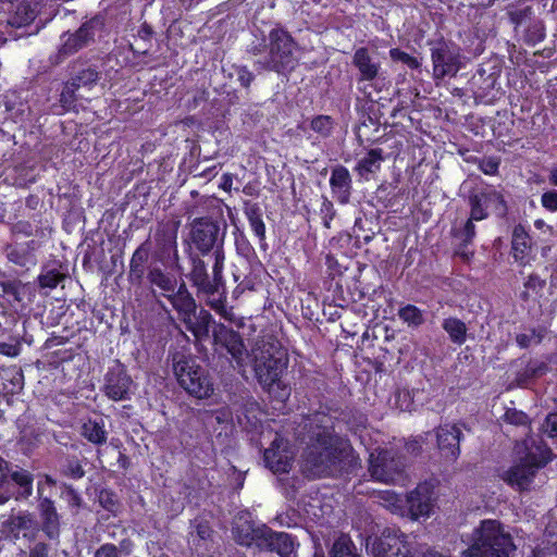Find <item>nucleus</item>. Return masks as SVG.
I'll return each mask as SVG.
<instances>
[{
  "mask_svg": "<svg viewBox=\"0 0 557 557\" xmlns=\"http://www.w3.org/2000/svg\"><path fill=\"white\" fill-rule=\"evenodd\" d=\"M227 225L212 216H196L188 223L183 252L188 264L185 274L200 292L212 294L223 285Z\"/></svg>",
  "mask_w": 557,
  "mask_h": 557,
  "instance_id": "nucleus-1",
  "label": "nucleus"
},
{
  "mask_svg": "<svg viewBox=\"0 0 557 557\" xmlns=\"http://www.w3.org/2000/svg\"><path fill=\"white\" fill-rule=\"evenodd\" d=\"M299 42L293 37L288 29L277 23L268 35L260 40L252 41L247 46V52L251 55H262L255 62L258 70L274 72L278 75H288L299 64Z\"/></svg>",
  "mask_w": 557,
  "mask_h": 557,
  "instance_id": "nucleus-2",
  "label": "nucleus"
},
{
  "mask_svg": "<svg viewBox=\"0 0 557 557\" xmlns=\"http://www.w3.org/2000/svg\"><path fill=\"white\" fill-rule=\"evenodd\" d=\"M250 366L258 383L271 392L275 386L276 397L282 401L290 395V388L282 382V375L287 370L289 358L282 343L270 336L258 341L248 354Z\"/></svg>",
  "mask_w": 557,
  "mask_h": 557,
  "instance_id": "nucleus-3",
  "label": "nucleus"
},
{
  "mask_svg": "<svg viewBox=\"0 0 557 557\" xmlns=\"http://www.w3.org/2000/svg\"><path fill=\"white\" fill-rule=\"evenodd\" d=\"M516 550L513 539L497 520H483L474 531L472 544L463 552L467 557H510Z\"/></svg>",
  "mask_w": 557,
  "mask_h": 557,
  "instance_id": "nucleus-4",
  "label": "nucleus"
},
{
  "mask_svg": "<svg viewBox=\"0 0 557 557\" xmlns=\"http://www.w3.org/2000/svg\"><path fill=\"white\" fill-rule=\"evenodd\" d=\"M527 453L520 463L510 467L504 475V481L519 491L527 490L539 469L552 460V449L543 441H525Z\"/></svg>",
  "mask_w": 557,
  "mask_h": 557,
  "instance_id": "nucleus-5",
  "label": "nucleus"
},
{
  "mask_svg": "<svg viewBox=\"0 0 557 557\" xmlns=\"http://www.w3.org/2000/svg\"><path fill=\"white\" fill-rule=\"evenodd\" d=\"M181 226L178 219L158 221L151 235L150 256L152 263H159L163 268H175L181 271L177 236Z\"/></svg>",
  "mask_w": 557,
  "mask_h": 557,
  "instance_id": "nucleus-6",
  "label": "nucleus"
},
{
  "mask_svg": "<svg viewBox=\"0 0 557 557\" xmlns=\"http://www.w3.org/2000/svg\"><path fill=\"white\" fill-rule=\"evenodd\" d=\"M333 428L319 425L312 431L309 444L304 450V470L312 475H321L337 460V449L333 445Z\"/></svg>",
  "mask_w": 557,
  "mask_h": 557,
  "instance_id": "nucleus-7",
  "label": "nucleus"
},
{
  "mask_svg": "<svg viewBox=\"0 0 557 557\" xmlns=\"http://www.w3.org/2000/svg\"><path fill=\"white\" fill-rule=\"evenodd\" d=\"M212 349L214 354L234 362L237 368L246 366L248 356L244 338L238 331L223 323H214L212 326Z\"/></svg>",
  "mask_w": 557,
  "mask_h": 557,
  "instance_id": "nucleus-8",
  "label": "nucleus"
},
{
  "mask_svg": "<svg viewBox=\"0 0 557 557\" xmlns=\"http://www.w3.org/2000/svg\"><path fill=\"white\" fill-rule=\"evenodd\" d=\"M180 385L191 396L203 399L213 394V383L208 371L191 358H183L175 366Z\"/></svg>",
  "mask_w": 557,
  "mask_h": 557,
  "instance_id": "nucleus-9",
  "label": "nucleus"
},
{
  "mask_svg": "<svg viewBox=\"0 0 557 557\" xmlns=\"http://www.w3.org/2000/svg\"><path fill=\"white\" fill-rule=\"evenodd\" d=\"M510 21L515 25V33L524 45L534 47L545 39L544 22L535 14L530 5H523L509 12Z\"/></svg>",
  "mask_w": 557,
  "mask_h": 557,
  "instance_id": "nucleus-10",
  "label": "nucleus"
},
{
  "mask_svg": "<svg viewBox=\"0 0 557 557\" xmlns=\"http://www.w3.org/2000/svg\"><path fill=\"white\" fill-rule=\"evenodd\" d=\"M369 471L371 475L381 482L396 483L404 479L405 457L393 449H379L369 458Z\"/></svg>",
  "mask_w": 557,
  "mask_h": 557,
  "instance_id": "nucleus-11",
  "label": "nucleus"
},
{
  "mask_svg": "<svg viewBox=\"0 0 557 557\" xmlns=\"http://www.w3.org/2000/svg\"><path fill=\"white\" fill-rule=\"evenodd\" d=\"M37 521L47 541L59 544L62 530V516L50 495H44L42 482H37Z\"/></svg>",
  "mask_w": 557,
  "mask_h": 557,
  "instance_id": "nucleus-12",
  "label": "nucleus"
},
{
  "mask_svg": "<svg viewBox=\"0 0 557 557\" xmlns=\"http://www.w3.org/2000/svg\"><path fill=\"white\" fill-rule=\"evenodd\" d=\"M134 381L127 368L119 359L108 368L103 376L101 392L113 401L129 400L133 395Z\"/></svg>",
  "mask_w": 557,
  "mask_h": 557,
  "instance_id": "nucleus-13",
  "label": "nucleus"
},
{
  "mask_svg": "<svg viewBox=\"0 0 557 557\" xmlns=\"http://www.w3.org/2000/svg\"><path fill=\"white\" fill-rule=\"evenodd\" d=\"M2 528L12 540H23L28 544L37 542L41 533L35 513L29 510H20L11 515L3 522Z\"/></svg>",
  "mask_w": 557,
  "mask_h": 557,
  "instance_id": "nucleus-14",
  "label": "nucleus"
},
{
  "mask_svg": "<svg viewBox=\"0 0 557 557\" xmlns=\"http://www.w3.org/2000/svg\"><path fill=\"white\" fill-rule=\"evenodd\" d=\"M470 207L469 218L475 222L490 216L488 209L492 205H499L506 209L504 196L493 186L472 188L468 196Z\"/></svg>",
  "mask_w": 557,
  "mask_h": 557,
  "instance_id": "nucleus-15",
  "label": "nucleus"
},
{
  "mask_svg": "<svg viewBox=\"0 0 557 557\" xmlns=\"http://www.w3.org/2000/svg\"><path fill=\"white\" fill-rule=\"evenodd\" d=\"M294 451L289 441L276 434L270 446L263 451L265 467L275 474L288 473L294 462Z\"/></svg>",
  "mask_w": 557,
  "mask_h": 557,
  "instance_id": "nucleus-16",
  "label": "nucleus"
},
{
  "mask_svg": "<svg viewBox=\"0 0 557 557\" xmlns=\"http://www.w3.org/2000/svg\"><path fill=\"white\" fill-rule=\"evenodd\" d=\"M104 27V18L100 14L84 22L76 32L70 34L62 44L60 52L71 55L95 41L96 33Z\"/></svg>",
  "mask_w": 557,
  "mask_h": 557,
  "instance_id": "nucleus-17",
  "label": "nucleus"
},
{
  "mask_svg": "<svg viewBox=\"0 0 557 557\" xmlns=\"http://www.w3.org/2000/svg\"><path fill=\"white\" fill-rule=\"evenodd\" d=\"M373 557H413L405 535H398L396 531L384 530L371 545Z\"/></svg>",
  "mask_w": 557,
  "mask_h": 557,
  "instance_id": "nucleus-18",
  "label": "nucleus"
},
{
  "mask_svg": "<svg viewBox=\"0 0 557 557\" xmlns=\"http://www.w3.org/2000/svg\"><path fill=\"white\" fill-rule=\"evenodd\" d=\"M152 268V259L150 256V240L143 242L132 253L127 282L132 287H143L148 278V272Z\"/></svg>",
  "mask_w": 557,
  "mask_h": 557,
  "instance_id": "nucleus-19",
  "label": "nucleus"
},
{
  "mask_svg": "<svg viewBox=\"0 0 557 557\" xmlns=\"http://www.w3.org/2000/svg\"><path fill=\"white\" fill-rule=\"evenodd\" d=\"M475 221L468 218L460 225H454L450 228V236L454 240V256L460 258L463 262H470L474 257L472 249L475 236Z\"/></svg>",
  "mask_w": 557,
  "mask_h": 557,
  "instance_id": "nucleus-20",
  "label": "nucleus"
},
{
  "mask_svg": "<svg viewBox=\"0 0 557 557\" xmlns=\"http://www.w3.org/2000/svg\"><path fill=\"white\" fill-rule=\"evenodd\" d=\"M431 60L435 79L454 77L460 69L459 54L444 42L431 48Z\"/></svg>",
  "mask_w": 557,
  "mask_h": 557,
  "instance_id": "nucleus-21",
  "label": "nucleus"
},
{
  "mask_svg": "<svg viewBox=\"0 0 557 557\" xmlns=\"http://www.w3.org/2000/svg\"><path fill=\"white\" fill-rule=\"evenodd\" d=\"M351 64L358 71V89L371 99V94H367L366 90L367 85L361 86V84L370 83L377 78L381 69L380 62L374 61L368 47H359L354 52Z\"/></svg>",
  "mask_w": 557,
  "mask_h": 557,
  "instance_id": "nucleus-22",
  "label": "nucleus"
},
{
  "mask_svg": "<svg viewBox=\"0 0 557 557\" xmlns=\"http://www.w3.org/2000/svg\"><path fill=\"white\" fill-rule=\"evenodd\" d=\"M435 434L441 456L447 461H456L460 455L461 430L456 424L446 423L440 425Z\"/></svg>",
  "mask_w": 557,
  "mask_h": 557,
  "instance_id": "nucleus-23",
  "label": "nucleus"
},
{
  "mask_svg": "<svg viewBox=\"0 0 557 557\" xmlns=\"http://www.w3.org/2000/svg\"><path fill=\"white\" fill-rule=\"evenodd\" d=\"M433 490L426 483L418 484L406 496L408 515L412 520L421 517H429L433 508Z\"/></svg>",
  "mask_w": 557,
  "mask_h": 557,
  "instance_id": "nucleus-24",
  "label": "nucleus"
},
{
  "mask_svg": "<svg viewBox=\"0 0 557 557\" xmlns=\"http://www.w3.org/2000/svg\"><path fill=\"white\" fill-rule=\"evenodd\" d=\"M163 297L169 300L184 323L193 320L197 310V304L185 282L177 283V287L173 292L163 293Z\"/></svg>",
  "mask_w": 557,
  "mask_h": 557,
  "instance_id": "nucleus-25",
  "label": "nucleus"
},
{
  "mask_svg": "<svg viewBox=\"0 0 557 557\" xmlns=\"http://www.w3.org/2000/svg\"><path fill=\"white\" fill-rule=\"evenodd\" d=\"M330 188L332 197L339 205H347L352 195V177L349 170L337 164L331 169Z\"/></svg>",
  "mask_w": 557,
  "mask_h": 557,
  "instance_id": "nucleus-26",
  "label": "nucleus"
},
{
  "mask_svg": "<svg viewBox=\"0 0 557 557\" xmlns=\"http://www.w3.org/2000/svg\"><path fill=\"white\" fill-rule=\"evenodd\" d=\"M515 370V383L519 387H528L535 380L545 375L548 371V364L540 359H519Z\"/></svg>",
  "mask_w": 557,
  "mask_h": 557,
  "instance_id": "nucleus-27",
  "label": "nucleus"
},
{
  "mask_svg": "<svg viewBox=\"0 0 557 557\" xmlns=\"http://www.w3.org/2000/svg\"><path fill=\"white\" fill-rule=\"evenodd\" d=\"M268 528L264 523L257 525L252 520L239 521L233 527L234 539L240 546H256L259 549V544L267 540Z\"/></svg>",
  "mask_w": 557,
  "mask_h": 557,
  "instance_id": "nucleus-28",
  "label": "nucleus"
},
{
  "mask_svg": "<svg viewBox=\"0 0 557 557\" xmlns=\"http://www.w3.org/2000/svg\"><path fill=\"white\" fill-rule=\"evenodd\" d=\"M265 532V541L259 544V550L276 553L280 557H293L295 539L286 532H277L270 527Z\"/></svg>",
  "mask_w": 557,
  "mask_h": 557,
  "instance_id": "nucleus-29",
  "label": "nucleus"
},
{
  "mask_svg": "<svg viewBox=\"0 0 557 557\" xmlns=\"http://www.w3.org/2000/svg\"><path fill=\"white\" fill-rule=\"evenodd\" d=\"M69 274L67 263L53 258L42 264L37 284L40 289H53L63 282Z\"/></svg>",
  "mask_w": 557,
  "mask_h": 557,
  "instance_id": "nucleus-30",
  "label": "nucleus"
},
{
  "mask_svg": "<svg viewBox=\"0 0 557 557\" xmlns=\"http://www.w3.org/2000/svg\"><path fill=\"white\" fill-rule=\"evenodd\" d=\"M386 159H388V156L385 154L383 148H371L357 160L352 170L361 180L370 181L381 171L382 163Z\"/></svg>",
  "mask_w": 557,
  "mask_h": 557,
  "instance_id": "nucleus-31",
  "label": "nucleus"
},
{
  "mask_svg": "<svg viewBox=\"0 0 557 557\" xmlns=\"http://www.w3.org/2000/svg\"><path fill=\"white\" fill-rule=\"evenodd\" d=\"M166 269L159 263H152V268L148 272V278L145 284L148 285L154 296L159 293V296L163 297V293L168 294L177 287L175 275L168 272Z\"/></svg>",
  "mask_w": 557,
  "mask_h": 557,
  "instance_id": "nucleus-32",
  "label": "nucleus"
},
{
  "mask_svg": "<svg viewBox=\"0 0 557 557\" xmlns=\"http://www.w3.org/2000/svg\"><path fill=\"white\" fill-rule=\"evenodd\" d=\"M36 242L14 243L5 247L9 262L28 270L37 263Z\"/></svg>",
  "mask_w": 557,
  "mask_h": 557,
  "instance_id": "nucleus-33",
  "label": "nucleus"
},
{
  "mask_svg": "<svg viewBox=\"0 0 557 557\" xmlns=\"http://www.w3.org/2000/svg\"><path fill=\"white\" fill-rule=\"evenodd\" d=\"M511 253L516 262L524 265L530 262L532 239L522 224L513 226L511 235Z\"/></svg>",
  "mask_w": 557,
  "mask_h": 557,
  "instance_id": "nucleus-34",
  "label": "nucleus"
},
{
  "mask_svg": "<svg viewBox=\"0 0 557 557\" xmlns=\"http://www.w3.org/2000/svg\"><path fill=\"white\" fill-rule=\"evenodd\" d=\"M497 83L495 73H488L485 69L479 67L469 81V90L475 100L484 101L494 90Z\"/></svg>",
  "mask_w": 557,
  "mask_h": 557,
  "instance_id": "nucleus-35",
  "label": "nucleus"
},
{
  "mask_svg": "<svg viewBox=\"0 0 557 557\" xmlns=\"http://www.w3.org/2000/svg\"><path fill=\"white\" fill-rule=\"evenodd\" d=\"M82 435L91 444L101 446L108 440L103 419H88L82 425Z\"/></svg>",
  "mask_w": 557,
  "mask_h": 557,
  "instance_id": "nucleus-36",
  "label": "nucleus"
},
{
  "mask_svg": "<svg viewBox=\"0 0 557 557\" xmlns=\"http://www.w3.org/2000/svg\"><path fill=\"white\" fill-rule=\"evenodd\" d=\"M212 324L214 325L212 314L203 308H201L199 312L196 311L191 321L185 323L187 330L190 331L196 338L208 337Z\"/></svg>",
  "mask_w": 557,
  "mask_h": 557,
  "instance_id": "nucleus-37",
  "label": "nucleus"
},
{
  "mask_svg": "<svg viewBox=\"0 0 557 557\" xmlns=\"http://www.w3.org/2000/svg\"><path fill=\"white\" fill-rule=\"evenodd\" d=\"M99 79V72L92 65H76L72 67L70 81L74 83L78 88L81 87H92Z\"/></svg>",
  "mask_w": 557,
  "mask_h": 557,
  "instance_id": "nucleus-38",
  "label": "nucleus"
},
{
  "mask_svg": "<svg viewBox=\"0 0 557 557\" xmlns=\"http://www.w3.org/2000/svg\"><path fill=\"white\" fill-rule=\"evenodd\" d=\"M443 330L448 334L449 339L459 346L467 341V325L458 318L449 317L443 320Z\"/></svg>",
  "mask_w": 557,
  "mask_h": 557,
  "instance_id": "nucleus-39",
  "label": "nucleus"
},
{
  "mask_svg": "<svg viewBox=\"0 0 557 557\" xmlns=\"http://www.w3.org/2000/svg\"><path fill=\"white\" fill-rule=\"evenodd\" d=\"M329 557H361L348 534L342 533L333 543Z\"/></svg>",
  "mask_w": 557,
  "mask_h": 557,
  "instance_id": "nucleus-40",
  "label": "nucleus"
},
{
  "mask_svg": "<svg viewBox=\"0 0 557 557\" xmlns=\"http://www.w3.org/2000/svg\"><path fill=\"white\" fill-rule=\"evenodd\" d=\"M545 286L546 280L542 278L536 273H531L523 283L524 289L520 293V298L523 301H528L530 299H537L542 297Z\"/></svg>",
  "mask_w": 557,
  "mask_h": 557,
  "instance_id": "nucleus-41",
  "label": "nucleus"
},
{
  "mask_svg": "<svg viewBox=\"0 0 557 557\" xmlns=\"http://www.w3.org/2000/svg\"><path fill=\"white\" fill-rule=\"evenodd\" d=\"M198 295H206L208 297L207 305L214 310L216 313L221 315H225L227 313L226 307V290H225V282L223 281V285L214 293L207 294L205 292H200L198 288Z\"/></svg>",
  "mask_w": 557,
  "mask_h": 557,
  "instance_id": "nucleus-42",
  "label": "nucleus"
},
{
  "mask_svg": "<svg viewBox=\"0 0 557 557\" xmlns=\"http://www.w3.org/2000/svg\"><path fill=\"white\" fill-rule=\"evenodd\" d=\"M235 249L237 255L244 258L249 264L260 262L253 246L244 233L235 236Z\"/></svg>",
  "mask_w": 557,
  "mask_h": 557,
  "instance_id": "nucleus-43",
  "label": "nucleus"
},
{
  "mask_svg": "<svg viewBox=\"0 0 557 557\" xmlns=\"http://www.w3.org/2000/svg\"><path fill=\"white\" fill-rule=\"evenodd\" d=\"M10 478L16 485L20 486L21 497L28 498L33 494L34 476L29 471L20 469L11 472Z\"/></svg>",
  "mask_w": 557,
  "mask_h": 557,
  "instance_id": "nucleus-44",
  "label": "nucleus"
},
{
  "mask_svg": "<svg viewBox=\"0 0 557 557\" xmlns=\"http://www.w3.org/2000/svg\"><path fill=\"white\" fill-rule=\"evenodd\" d=\"M334 126V119L325 114L315 115L310 121V128L322 138L330 137L333 133Z\"/></svg>",
  "mask_w": 557,
  "mask_h": 557,
  "instance_id": "nucleus-45",
  "label": "nucleus"
},
{
  "mask_svg": "<svg viewBox=\"0 0 557 557\" xmlns=\"http://www.w3.org/2000/svg\"><path fill=\"white\" fill-rule=\"evenodd\" d=\"M36 17L35 11L29 4H20L15 13L10 17L9 24L12 27L21 28L34 22Z\"/></svg>",
  "mask_w": 557,
  "mask_h": 557,
  "instance_id": "nucleus-46",
  "label": "nucleus"
},
{
  "mask_svg": "<svg viewBox=\"0 0 557 557\" xmlns=\"http://www.w3.org/2000/svg\"><path fill=\"white\" fill-rule=\"evenodd\" d=\"M98 502L100 506L112 513L113 516H117L121 508V503L117 494L111 488H101L98 493Z\"/></svg>",
  "mask_w": 557,
  "mask_h": 557,
  "instance_id": "nucleus-47",
  "label": "nucleus"
},
{
  "mask_svg": "<svg viewBox=\"0 0 557 557\" xmlns=\"http://www.w3.org/2000/svg\"><path fill=\"white\" fill-rule=\"evenodd\" d=\"M399 319L408 325L418 327L424 323L422 310L414 305H406L398 310Z\"/></svg>",
  "mask_w": 557,
  "mask_h": 557,
  "instance_id": "nucleus-48",
  "label": "nucleus"
},
{
  "mask_svg": "<svg viewBox=\"0 0 557 557\" xmlns=\"http://www.w3.org/2000/svg\"><path fill=\"white\" fill-rule=\"evenodd\" d=\"M1 379L8 381L11 386L4 385V388L10 394H17L22 391L24 385V375L21 369L12 368L1 372Z\"/></svg>",
  "mask_w": 557,
  "mask_h": 557,
  "instance_id": "nucleus-49",
  "label": "nucleus"
},
{
  "mask_svg": "<svg viewBox=\"0 0 557 557\" xmlns=\"http://www.w3.org/2000/svg\"><path fill=\"white\" fill-rule=\"evenodd\" d=\"M502 420L515 426H530L531 419L530 417L522 410H518L516 408H506L504 414L502 416Z\"/></svg>",
  "mask_w": 557,
  "mask_h": 557,
  "instance_id": "nucleus-50",
  "label": "nucleus"
},
{
  "mask_svg": "<svg viewBox=\"0 0 557 557\" xmlns=\"http://www.w3.org/2000/svg\"><path fill=\"white\" fill-rule=\"evenodd\" d=\"M190 196V200H186L182 203V215L186 216L188 220L194 215L202 213L201 206L205 202L197 190H191Z\"/></svg>",
  "mask_w": 557,
  "mask_h": 557,
  "instance_id": "nucleus-51",
  "label": "nucleus"
},
{
  "mask_svg": "<svg viewBox=\"0 0 557 557\" xmlns=\"http://www.w3.org/2000/svg\"><path fill=\"white\" fill-rule=\"evenodd\" d=\"M60 473L72 480H81L85 476L86 471L76 457L67 459L66 462L61 467Z\"/></svg>",
  "mask_w": 557,
  "mask_h": 557,
  "instance_id": "nucleus-52",
  "label": "nucleus"
},
{
  "mask_svg": "<svg viewBox=\"0 0 557 557\" xmlns=\"http://www.w3.org/2000/svg\"><path fill=\"white\" fill-rule=\"evenodd\" d=\"M388 53L393 62H401L410 70H418L421 66V61L417 57L399 48H392Z\"/></svg>",
  "mask_w": 557,
  "mask_h": 557,
  "instance_id": "nucleus-53",
  "label": "nucleus"
},
{
  "mask_svg": "<svg viewBox=\"0 0 557 557\" xmlns=\"http://www.w3.org/2000/svg\"><path fill=\"white\" fill-rule=\"evenodd\" d=\"M79 88L70 79L64 84V87L60 94V103L63 109L69 111L75 107L77 101L76 91Z\"/></svg>",
  "mask_w": 557,
  "mask_h": 557,
  "instance_id": "nucleus-54",
  "label": "nucleus"
},
{
  "mask_svg": "<svg viewBox=\"0 0 557 557\" xmlns=\"http://www.w3.org/2000/svg\"><path fill=\"white\" fill-rule=\"evenodd\" d=\"M75 350L73 348H59L50 352L48 357L49 366L59 368L64 362H70L75 357Z\"/></svg>",
  "mask_w": 557,
  "mask_h": 557,
  "instance_id": "nucleus-55",
  "label": "nucleus"
},
{
  "mask_svg": "<svg viewBox=\"0 0 557 557\" xmlns=\"http://www.w3.org/2000/svg\"><path fill=\"white\" fill-rule=\"evenodd\" d=\"M319 215L321 216L322 225L325 228H331V223L336 216V209L334 208L333 202L326 196H322Z\"/></svg>",
  "mask_w": 557,
  "mask_h": 557,
  "instance_id": "nucleus-56",
  "label": "nucleus"
},
{
  "mask_svg": "<svg viewBox=\"0 0 557 557\" xmlns=\"http://www.w3.org/2000/svg\"><path fill=\"white\" fill-rule=\"evenodd\" d=\"M28 552L22 550L25 557H53V549L51 544L45 541H37L32 543Z\"/></svg>",
  "mask_w": 557,
  "mask_h": 557,
  "instance_id": "nucleus-57",
  "label": "nucleus"
},
{
  "mask_svg": "<svg viewBox=\"0 0 557 557\" xmlns=\"http://www.w3.org/2000/svg\"><path fill=\"white\" fill-rule=\"evenodd\" d=\"M61 488V497L66 502L70 508L77 509L82 506V496L71 484L62 483Z\"/></svg>",
  "mask_w": 557,
  "mask_h": 557,
  "instance_id": "nucleus-58",
  "label": "nucleus"
},
{
  "mask_svg": "<svg viewBox=\"0 0 557 557\" xmlns=\"http://www.w3.org/2000/svg\"><path fill=\"white\" fill-rule=\"evenodd\" d=\"M248 223L251 232L258 238L260 249L265 252L269 248V245L267 243V227L263 219L252 220Z\"/></svg>",
  "mask_w": 557,
  "mask_h": 557,
  "instance_id": "nucleus-59",
  "label": "nucleus"
},
{
  "mask_svg": "<svg viewBox=\"0 0 557 557\" xmlns=\"http://www.w3.org/2000/svg\"><path fill=\"white\" fill-rule=\"evenodd\" d=\"M543 339L541 331L531 329L529 333H519L516 335V343L520 348H529L533 344H540Z\"/></svg>",
  "mask_w": 557,
  "mask_h": 557,
  "instance_id": "nucleus-60",
  "label": "nucleus"
},
{
  "mask_svg": "<svg viewBox=\"0 0 557 557\" xmlns=\"http://www.w3.org/2000/svg\"><path fill=\"white\" fill-rule=\"evenodd\" d=\"M499 165L500 159L498 157H484L478 162V169L490 176H494L498 173Z\"/></svg>",
  "mask_w": 557,
  "mask_h": 557,
  "instance_id": "nucleus-61",
  "label": "nucleus"
},
{
  "mask_svg": "<svg viewBox=\"0 0 557 557\" xmlns=\"http://www.w3.org/2000/svg\"><path fill=\"white\" fill-rule=\"evenodd\" d=\"M232 69L237 75V81L239 82L240 86L245 89H249L251 83L255 81V75L248 69V66L244 64H233Z\"/></svg>",
  "mask_w": 557,
  "mask_h": 557,
  "instance_id": "nucleus-62",
  "label": "nucleus"
},
{
  "mask_svg": "<svg viewBox=\"0 0 557 557\" xmlns=\"http://www.w3.org/2000/svg\"><path fill=\"white\" fill-rule=\"evenodd\" d=\"M191 527L195 529L197 536L202 541H208L213 534L210 522L206 519L196 518L191 521Z\"/></svg>",
  "mask_w": 557,
  "mask_h": 557,
  "instance_id": "nucleus-63",
  "label": "nucleus"
},
{
  "mask_svg": "<svg viewBox=\"0 0 557 557\" xmlns=\"http://www.w3.org/2000/svg\"><path fill=\"white\" fill-rule=\"evenodd\" d=\"M541 431L550 438L557 437V412H549L546 416Z\"/></svg>",
  "mask_w": 557,
  "mask_h": 557,
  "instance_id": "nucleus-64",
  "label": "nucleus"
}]
</instances>
